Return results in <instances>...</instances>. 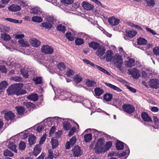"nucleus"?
Returning <instances> with one entry per match:
<instances>
[{
    "instance_id": "obj_1",
    "label": "nucleus",
    "mask_w": 159,
    "mask_h": 159,
    "mask_svg": "<svg viewBox=\"0 0 159 159\" xmlns=\"http://www.w3.org/2000/svg\"><path fill=\"white\" fill-rule=\"evenodd\" d=\"M103 139H99L97 142L94 149L96 153H99L105 151L103 145Z\"/></svg>"
},
{
    "instance_id": "obj_2",
    "label": "nucleus",
    "mask_w": 159,
    "mask_h": 159,
    "mask_svg": "<svg viewBox=\"0 0 159 159\" xmlns=\"http://www.w3.org/2000/svg\"><path fill=\"white\" fill-rule=\"evenodd\" d=\"M111 62H113L117 68H120L123 63L122 59L121 57L118 54H116Z\"/></svg>"
},
{
    "instance_id": "obj_3",
    "label": "nucleus",
    "mask_w": 159,
    "mask_h": 159,
    "mask_svg": "<svg viewBox=\"0 0 159 159\" xmlns=\"http://www.w3.org/2000/svg\"><path fill=\"white\" fill-rule=\"evenodd\" d=\"M41 51L45 54H51L54 51L52 47L47 45H43L41 48Z\"/></svg>"
},
{
    "instance_id": "obj_4",
    "label": "nucleus",
    "mask_w": 159,
    "mask_h": 159,
    "mask_svg": "<svg viewBox=\"0 0 159 159\" xmlns=\"http://www.w3.org/2000/svg\"><path fill=\"white\" fill-rule=\"evenodd\" d=\"M128 71L132 77L134 78L138 79L140 76V71L135 68L129 69Z\"/></svg>"
},
{
    "instance_id": "obj_5",
    "label": "nucleus",
    "mask_w": 159,
    "mask_h": 159,
    "mask_svg": "<svg viewBox=\"0 0 159 159\" xmlns=\"http://www.w3.org/2000/svg\"><path fill=\"white\" fill-rule=\"evenodd\" d=\"M72 151L74 157H79L83 154V152L81 149V148L77 145L74 146L72 149Z\"/></svg>"
},
{
    "instance_id": "obj_6",
    "label": "nucleus",
    "mask_w": 159,
    "mask_h": 159,
    "mask_svg": "<svg viewBox=\"0 0 159 159\" xmlns=\"http://www.w3.org/2000/svg\"><path fill=\"white\" fill-rule=\"evenodd\" d=\"M18 84H13L10 87L7 89V92L8 95H11L16 94L17 89L19 86Z\"/></svg>"
},
{
    "instance_id": "obj_7",
    "label": "nucleus",
    "mask_w": 159,
    "mask_h": 159,
    "mask_svg": "<svg viewBox=\"0 0 159 159\" xmlns=\"http://www.w3.org/2000/svg\"><path fill=\"white\" fill-rule=\"evenodd\" d=\"M122 108L124 111L129 114H131L134 112L135 110L134 107L132 105L129 104L123 105Z\"/></svg>"
},
{
    "instance_id": "obj_8",
    "label": "nucleus",
    "mask_w": 159,
    "mask_h": 159,
    "mask_svg": "<svg viewBox=\"0 0 159 159\" xmlns=\"http://www.w3.org/2000/svg\"><path fill=\"white\" fill-rule=\"evenodd\" d=\"M114 56L113 52L111 50H109L105 53L104 57L107 62H111Z\"/></svg>"
},
{
    "instance_id": "obj_9",
    "label": "nucleus",
    "mask_w": 159,
    "mask_h": 159,
    "mask_svg": "<svg viewBox=\"0 0 159 159\" xmlns=\"http://www.w3.org/2000/svg\"><path fill=\"white\" fill-rule=\"evenodd\" d=\"M81 5L84 9L87 10H91L94 8L93 5L90 4L86 1L83 2Z\"/></svg>"
},
{
    "instance_id": "obj_10",
    "label": "nucleus",
    "mask_w": 159,
    "mask_h": 159,
    "mask_svg": "<svg viewBox=\"0 0 159 159\" xmlns=\"http://www.w3.org/2000/svg\"><path fill=\"white\" fill-rule=\"evenodd\" d=\"M96 54L99 57H101L105 53V48L103 46L99 47L97 49Z\"/></svg>"
},
{
    "instance_id": "obj_11",
    "label": "nucleus",
    "mask_w": 159,
    "mask_h": 159,
    "mask_svg": "<svg viewBox=\"0 0 159 159\" xmlns=\"http://www.w3.org/2000/svg\"><path fill=\"white\" fill-rule=\"evenodd\" d=\"M108 22L110 24L112 25H117L120 22V20L112 16L108 19Z\"/></svg>"
},
{
    "instance_id": "obj_12",
    "label": "nucleus",
    "mask_w": 159,
    "mask_h": 159,
    "mask_svg": "<svg viewBox=\"0 0 159 159\" xmlns=\"http://www.w3.org/2000/svg\"><path fill=\"white\" fill-rule=\"evenodd\" d=\"M57 92L58 94H60L59 95V98L62 100H63L64 99V98L62 97L63 94H64L66 95H69V96L71 95V93H70L64 92L62 89H57Z\"/></svg>"
},
{
    "instance_id": "obj_13",
    "label": "nucleus",
    "mask_w": 159,
    "mask_h": 159,
    "mask_svg": "<svg viewBox=\"0 0 159 159\" xmlns=\"http://www.w3.org/2000/svg\"><path fill=\"white\" fill-rule=\"evenodd\" d=\"M15 116L14 113L11 111L6 112L4 115L5 119L7 120H12Z\"/></svg>"
},
{
    "instance_id": "obj_14",
    "label": "nucleus",
    "mask_w": 159,
    "mask_h": 159,
    "mask_svg": "<svg viewBox=\"0 0 159 159\" xmlns=\"http://www.w3.org/2000/svg\"><path fill=\"white\" fill-rule=\"evenodd\" d=\"M29 42L32 46L37 47L40 44V42L38 40L34 38L30 39Z\"/></svg>"
},
{
    "instance_id": "obj_15",
    "label": "nucleus",
    "mask_w": 159,
    "mask_h": 159,
    "mask_svg": "<svg viewBox=\"0 0 159 159\" xmlns=\"http://www.w3.org/2000/svg\"><path fill=\"white\" fill-rule=\"evenodd\" d=\"M23 86V84L22 83L19 84V86L17 88V90L16 93V95H20L25 94L26 92L25 90L22 89H21Z\"/></svg>"
},
{
    "instance_id": "obj_16",
    "label": "nucleus",
    "mask_w": 159,
    "mask_h": 159,
    "mask_svg": "<svg viewBox=\"0 0 159 159\" xmlns=\"http://www.w3.org/2000/svg\"><path fill=\"white\" fill-rule=\"evenodd\" d=\"M135 60L133 58H130L125 61V64L127 67H130L134 65Z\"/></svg>"
},
{
    "instance_id": "obj_17",
    "label": "nucleus",
    "mask_w": 159,
    "mask_h": 159,
    "mask_svg": "<svg viewBox=\"0 0 159 159\" xmlns=\"http://www.w3.org/2000/svg\"><path fill=\"white\" fill-rule=\"evenodd\" d=\"M158 81L156 79L150 80L149 82V85L152 88H157Z\"/></svg>"
},
{
    "instance_id": "obj_18",
    "label": "nucleus",
    "mask_w": 159,
    "mask_h": 159,
    "mask_svg": "<svg viewBox=\"0 0 159 159\" xmlns=\"http://www.w3.org/2000/svg\"><path fill=\"white\" fill-rule=\"evenodd\" d=\"M12 140L11 142H9V144L8 145V148L9 149L11 150L12 151H13L15 153L17 152V150L16 149V146L15 144L13 142V140L11 139L10 140V142Z\"/></svg>"
},
{
    "instance_id": "obj_19",
    "label": "nucleus",
    "mask_w": 159,
    "mask_h": 159,
    "mask_svg": "<svg viewBox=\"0 0 159 159\" xmlns=\"http://www.w3.org/2000/svg\"><path fill=\"white\" fill-rule=\"evenodd\" d=\"M8 9L11 11H16L20 10L21 8L19 5L12 4L8 7Z\"/></svg>"
},
{
    "instance_id": "obj_20",
    "label": "nucleus",
    "mask_w": 159,
    "mask_h": 159,
    "mask_svg": "<svg viewBox=\"0 0 159 159\" xmlns=\"http://www.w3.org/2000/svg\"><path fill=\"white\" fill-rule=\"evenodd\" d=\"M41 148L39 144L37 145L34 147L33 152L34 156L36 157L41 152Z\"/></svg>"
},
{
    "instance_id": "obj_21",
    "label": "nucleus",
    "mask_w": 159,
    "mask_h": 159,
    "mask_svg": "<svg viewBox=\"0 0 159 159\" xmlns=\"http://www.w3.org/2000/svg\"><path fill=\"white\" fill-rule=\"evenodd\" d=\"M105 84L107 86V87H110L111 89L118 92H121L122 91V90L120 89V88L116 86L113 85L111 84L105 83Z\"/></svg>"
},
{
    "instance_id": "obj_22",
    "label": "nucleus",
    "mask_w": 159,
    "mask_h": 159,
    "mask_svg": "<svg viewBox=\"0 0 159 159\" xmlns=\"http://www.w3.org/2000/svg\"><path fill=\"white\" fill-rule=\"evenodd\" d=\"M143 119L146 121H152V120L148 115L145 112H143L141 115Z\"/></svg>"
},
{
    "instance_id": "obj_23",
    "label": "nucleus",
    "mask_w": 159,
    "mask_h": 159,
    "mask_svg": "<svg viewBox=\"0 0 159 159\" xmlns=\"http://www.w3.org/2000/svg\"><path fill=\"white\" fill-rule=\"evenodd\" d=\"M86 85L89 87L96 86V83L94 81L90 80L89 79H86L85 81Z\"/></svg>"
},
{
    "instance_id": "obj_24",
    "label": "nucleus",
    "mask_w": 159,
    "mask_h": 159,
    "mask_svg": "<svg viewBox=\"0 0 159 159\" xmlns=\"http://www.w3.org/2000/svg\"><path fill=\"white\" fill-rule=\"evenodd\" d=\"M137 32L135 30H130L126 32V35L127 37L132 38L135 36Z\"/></svg>"
},
{
    "instance_id": "obj_25",
    "label": "nucleus",
    "mask_w": 159,
    "mask_h": 159,
    "mask_svg": "<svg viewBox=\"0 0 159 159\" xmlns=\"http://www.w3.org/2000/svg\"><path fill=\"white\" fill-rule=\"evenodd\" d=\"M27 98L33 101H36L38 98V96L36 94H32L27 97Z\"/></svg>"
},
{
    "instance_id": "obj_26",
    "label": "nucleus",
    "mask_w": 159,
    "mask_h": 159,
    "mask_svg": "<svg viewBox=\"0 0 159 159\" xmlns=\"http://www.w3.org/2000/svg\"><path fill=\"white\" fill-rule=\"evenodd\" d=\"M18 42L23 47H27L30 46L29 43L27 41H25L22 39H20L19 40Z\"/></svg>"
},
{
    "instance_id": "obj_27",
    "label": "nucleus",
    "mask_w": 159,
    "mask_h": 159,
    "mask_svg": "<svg viewBox=\"0 0 159 159\" xmlns=\"http://www.w3.org/2000/svg\"><path fill=\"white\" fill-rule=\"evenodd\" d=\"M41 12V9L38 7H35L31 9L30 13L34 14H39Z\"/></svg>"
},
{
    "instance_id": "obj_28",
    "label": "nucleus",
    "mask_w": 159,
    "mask_h": 159,
    "mask_svg": "<svg viewBox=\"0 0 159 159\" xmlns=\"http://www.w3.org/2000/svg\"><path fill=\"white\" fill-rule=\"evenodd\" d=\"M89 45L90 47L94 49H97L99 47L100 45L99 43L95 42H91Z\"/></svg>"
},
{
    "instance_id": "obj_29",
    "label": "nucleus",
    "mask_w": 159,
    "mask_h": 159,
    "mask_svg": "<svg viewBox=\"0 0 159 159\" xmlns=\"http://www.w3.org/2000/svg\"><path fill=\"white\" fill-rule=\"evenodd\" d=\"M35 137L33 134L30 135L28 138L29 145H31L35 143Z\"/></svg>"
},
{
    "instance_id": "obj_30",
    "label": "nucleus",
    "mask_w": 159,
    "mask_h": 159,
    "mask_svg": "<svg viewBox=\"0 0 159 159\" xmlns=\"http://www.w3.org/2000/svg\"><path fill=\"white\" fill-rule=\"evenodd\" d=\"M41 26L44 28L45 29H50L52 27L51 23L46 21L45 22L41 24Z\"/></svg>"
},
{
    "instance_id": "obj_31",
    "label": "nucleus",
    "mask_w": 159,
    "mask_h": 159,
    "mask_svg": "<svg viewBox=\"0 0 159 159\" xmlns=\"http://www.w3.org/2000/svg\"><path fill=\"white\" fill-rule=\"evenodd\" d=\"M15 38L17 39H21L24 38L25 35L21 32L18 31L14 35Z\"/></svg>"
},
{
    "instance_id": "obj_32",
    "label": "nucleus",
    "mask_w": 159,
    "mask_h": 159,
    "mask_svg": "<svg viewBox=\"0 0 159 159\" xmlns=\"http://www.w3.org/2000/svg\"><path fill=\"white\" fill-rule=\"evenodd\" d=\"M112 98V95L110 93H107L103 96V98L106 101H110Z\"/></svg>"
},
{
    "instance_id": "obj_33",
    "label": "nucleus",
    "mask_w": 159,
    "mask_h": 159,
    "mask_svg": "<svg viewBox=\"0 0 159 159\" xmlns=\"http://www.w3.org/2000/svg\"><path fill=\"white\" fill-rule=\"evenodd\" d=\"M51 144L52 148H56L58 145V140L54 138H52L51 141Z\"/></svg>"
},
{
    "instance_id": "obj_34",
    "label": "nucleus",
    "mask_w": 159,
    "mask_h": 159,
    "mask_svg": "<svg viewBox=\"0 0 159 159\" xmlns=\"http://www.w3.org/2000/svg\"><path fill=\"white\" fill-rule=\"evenodd\" d=\"M15 108L16 110L18 113L19 115L23 114L25 111L24 108L20 106H16Z\"/></svg>"
},
{
    "instance_id": "obj_35",
    "label": "nucleus",
    "mask_w": 159,
    "mask_h": 159,
    "mask_svg": "<svg viewBox=\"0 0 159 159\" xmlns=\"http://www.w3.org/2000/svg\"><path fill=\"white\" fill-rule=\"evenodd\" d=\"M3 155L5 157H12L14 154L10 150L6 149L3 152Z\"/></svg>"
},
{
    "instance_id": "obj_36",
    "label": "nucleus",
    "mask_w": 159,
    "mask_h": 159,
    "mask_svg": "<svg viewBox=\"0 0 159 159\" xmlns=\"http://www.w3.org/2000/svg\"><path fill=\"white\" fill-rule=\"evenodd\" d=\"M66 37L69 40L72 41L74 40L75 38V35L72 34L70 32H67L66 34Z\"/></svg>"
},
{
    "instance_id": "obj_37",
    "label": "nucleus",
    "mask_w": 159,
    "mask_h": 159,
    "mask_svg": "<svg viewBox=\"0 0 159 159\" xmlns=\"http://www.w3.org/2000/svg\"><path fill=\"white\" fill-rule=\"evenodd\" d=\"M137 43L139 44L144 45L147 44V42L145 39L140 38L137 39Z\"/></svg>"
},
{
    "instance_id": "obj_38",
    "label": "nucleus",
    "mask_w": 159,
    "mask_h": 159,
    "mask_svg": "<svg viewBox=\"0 0 159 159\" xmlns=\"http://www.w3.org/2000/svg\"><path fill=\"white\" fill-rule=\"evenodd\" d=\"M95 68H97L99 70L103 72L104 73H105L108 75H110V74L109 72L107 71V70H106L104 68L98 66V65H96V66H95Z\"/></svg>"
},
{
    "instance_id": "obj_39",
    "label": "nucleus",
    "mask_w": 159,
    "mask_h": 159,
    "mask_svg": "<svg viewBox=\"0 0 159 159\" xmlns=\"http://www.w3.org/2000/svg\"><path fill=\"white\" fill-rule=\"evenodd\" d=\"M63 128L65 130H68L71 129V125L70 123L65 121L63 123Z\"/></svg>"
},
{
    "instance_id": "obj_40",
    "label": "nucleus",
    "mask_w": 159,
    "mask_h": 159,
    "mask_svg": "<svg viewBox=\"0 0 159 159\" xmlns=\"http://www.w3.org/2000/svg\"><path fill=\"white\" fill-rule=\"evenodd\" d=\"M95 94L98 96H100L104 92L103 89L99 88H96L95 89Z\"/></svg>"
},
{
    "instance_id": "obj_41",
    "label": "nucleus",
    "mask_w": 159,
    "mask_h": 159,
    "mask_svg": "<svg viewBox=\"0 0 159 159\" xmlns=\"http://www.w3.org/2000/svg\"><path fill=\"white\" fill-rule=\"evenodd\" d=\"M116 147L117 149L118 150H122L124 147L123 143L120 141L117 142L116 145Z\"/></svg>"
},
{
    "instance_id": "obj_42",
    "label": "nucleus",
    "mask_w": 159,
    "mask_h": 159,
    "mask_svg": "<svg viewBox=\"0 0 159 159\" xmlns=\"http://www.w3.org/2000/svg\"><path fill=\"white\" fill-rule=\"evenodd\" d=\"M75 43L76 45H80L84 43V41L82 39L79 38H75Z\"/></svg>"
},
{
    "instance_id": "obj_43",
    "label": "nucleus",
    "mask_w": 159,
    "mask_h": 159,
    "mask_svg": "<svg viewBox=\"0 0 159 159\" xmlns=\"http://www.w3.org/2000/svg\"><path fill=\"white\" fill-rule=\"evenodd\" d=\"M84 141L86 142H89L91 141L92 139V135L90 133L85 134L84 136Z\"/></svg>"
},
{
    "instance_id": "obj_44",
    "label": "nucleus",
    "mask_w": 159,
    "mask_h": 159,
    "mask_svg": "<svg viewBox=\"0 0 159 159\" xmlns=\"http://www.w3.org/2000/svg\"><path fill=\"white\" fill-rule=\"evenodd\" d=\"M33 80L34 81L36 84H40L42 82V79L41 77H34L33 79Z\"/></svg>"
},
{
    "instance_id": "obj_45",
    "label": "nucleus",
    "mask_w": 159,
    "mask_h": 159,
    "mask_svg": "<svg viewBox=\"0 0 159 159\" xmlns=\"http://www.w3.org/2000/svg\"><path fill=\"white\" fill-rule=\"evenodd\" d=\"M153 121L155 123L154 127L155 129H158L159 128L158 118L157 116H153Z\"/></svg>"
},
{
    "instance_id": "obj_46",
    "label": "nucleus",
    "mask_w": 159,
    "mask_h": 159,
    "mask_svg": "<svg viewBox=\"0 0 159 159\" xmlns=\"http://www.w3.org/2000/svg\"><path fill=\"white\" fill-rule=\"evenodd\" d=\"M7 83L4 81L0 83V92L2 89H5L7 86Z\"/></svg>"
},
{
    "instance_id": "obj_47",
    "label": "nucleus",
    "mask_w": 159,
    "mask_h": 159,
    "mask_svg": "<svg viewBox=\"0 0 159 159\" xmlns=\"http://www.w3.org/2000/svg\"><path fill=\"white\" fill-rule=\"evenodd\" d=\"M57 68L59 70L62 71L65 70L66 69V66L63 63L60 62L58 64Z\"/></svg>"
},
{
    "instance_id": "obj_48",
    "label": "nucleus",
    "mask_w": 159,
    "mask_h": 159,
    "mask_svg": "<svg viewBox=\"0 0 159 159\" xmlns=\"http://www.w3.org/2000/svg\"><path fill=\"white\" fill-rule=\"evenodd\" d=\"M32 20L34 22H41L42 21V18L39 16H34L32 18Z\"/></svg>"
},
{
    "instance_id": "obj_49",
    "label": "nucleus",
    "mask_w": 159,
    "mask_h": 159,
    "mask_svg": "<svg viewBox=\"0 0 159 159\" xmlns=\"http://www.w3.org/2000/svg\"><path fill=\"white\" fill-rule=\"evenodd\" d=\"M1 37L2 39L6 41L9 40L11 39V37L9 35L5 33L2 34Z\"/></svg>"
},
{
    "instance_id": "obj_50",
    "label": "nucleus",
    "mask_w": 159,
    "mask_h": 159,
    "mask_svg": "<svg viewBox=\"0 0 159 159\" xmlns=\"http://www.w3.org/2000/svg\"><path fill=\"white\" fill-rule=\"evenodd\" d=\"M59 155L58 154L57 155H55L54 156L53 151L52 150H49L48 151V157H49L50 159H52L54 157L56 158Z\"/></svg>"
},
{
    "instance_id": "obj_51",
    "label": "nucleus",
    "mask_w": 159,
    "mask_h": 159,
    "mask_svg": "<svg viewBox=\"0 0 159 159\" xmlns=\"http://www.w3.org/2000/svg\"><path fill=\"white\" fill-rule=\"evenodd\" d=\"M74 80L76 83H79L82 80V78L79 75H75L74 77Z\"/></svg>"
},
{
    "instance_id": "obj_52",
    "label": "nucleus",
    "mask_w": 159,
    "mask_h": 159,
    "mask_svg": "<svg viewBox=\"0 0 159 159\" xmlns=\"http://www.w3.org/2000/svg\"><path fill=\"white\" fill-rule=\"evenodd\" d=\"M57 29L59 31L62 32L63 33H64L65 31V27L61 24H59L57 27Z\"/></svg>"
},
{
    "instance_id": "obj_53",
    "label": "nucleus",
    "mask_w": 159,
    "mask_h": 159,
    "mask_svg": "<svg viewBox=\"0 0 159 159\" xmlns=\"http://www.w3.org/2000/svg\"><path fill=\"white\" fill-rule=\"evenodd\" d=\"M112 144L111 142L109 141L107 142L105 145V151H107L108 150L111 148V147L112 146Z\"/></svg>"
},
{
    "instance_id": "obj_54",
    "label": "nucleus",
    "mask_w": 159,
    "mask_h": 159,
    "mask_svg": "<svg viewBox=\"0 0 159 159\" xmlns=\"http://www.w3.org/2000/svg\"><path fill=\"white\" fill-rule=\"evenodd\" d=\"M5 20L11 22H13L15 23H21L22 22L21 21H20V22L19 20L15 19H12L9 18H7L5 19Z\"/></svg>"
},
{
    "instance_id": "obj_55",
    "label": "nucleus",
    "mask_w": 159,
    "mask_h": 159,
    "mask_svg": "<svg viewBox=\"0 0 159 159\" xmlns=\"http://www.w3.org/2000/svg\"><path fill=\"white\" fill-rule=\"evenodd\" d=\"M129 150L128 148H127V149L125 151H123V152L119 154V156L121 157H124L129 155Z\"/></svg>"
},
{
    "instance_id": "obj_56",
    "label": "nucleus",
    "mask_w": 159,
    "mask_h": 159,
    "mask_svg": "<svg viewBox=\"0 0 159 159\" xmlns=\"http://www.w3.org/2000/svg\"><path fill=\"white\" fill-rule=\"evenodd\" d=\"M62 3L65 5H69L73 2V0H61Z\"/></svg>"
},
{
    "instance_id": "obj_57",
    "label": "nucleus",
    "mask_w": 159,
    "mask_h": 159,
    "mask_svg": "<svg viewBox=\"0 0 159 159\" xmlns=\"http://www.w3.org/2000/svg\"><path fill=\"white\" fill-rule=\"evenodd\" d=\"M25 147V143L23 142H21L19 144V148L20 150H24Z\"/></svg>"
},
{
    "instance_id": "obj_58",
    "label": "nucleus",
    "mask_w": 159,
    "mask_h": 159,
    "mask_svg": "<svg viewBox=\"0 0 159 159\" xmlns=\"http://www.w3.org/2000/svg\"><path fill=\"white\" fill-rule=\"evenodd\" d=\"M147 5L151 7L155 4V1L154 0H145Z\"/></svg>"
},
{
    "instance_id": "obj_59",
    "label": "nucleus",
    "mask_w": 159,
    "mask_h": 159,
    "mask_svg": "<svg viewBox=\"0 0 159 159\" xmlns=\"http://www.w3.org/2000/svg\"><path fill=\"white\" fill-rule=\"evenodd\" d=\"M47 21L52 23H53L55 21L54 18L52 16H49L47 18H46Z\"/></svg>"
},
{
    "instance_id": "obj_60",
    "label": "nucleus",
    "mask_w": 159,
    "mask_h": 159,
    "mask_svg": "<svg viewBox=\"0 0 159 159\" xmlns=\"http://www.w3.org/2000/svg\"><path fill=\"white\" fill-rule=\"evenodd\" d=\"M76 140L77 139L75 136L73 137L72 138L70 139V144L71 145V146L73 145L76 143Z\"/></svg>"
},
{
    "instance_id": "obj_61",
    "label": "nucleus",
    "mask_w": 159,
    "mask_h": 159,
    "mask_svg": "<svg viewBox=\"0 0 159 159\" xmlns=\"http://www.w3.org/2000/svg\"><path fill=\"white\" fill-rule=\"evenodd\" d=\"M74 73V72L73 70L69 69L67 71L66 75L67 76L70 77L73 75Z\"/></svg>"
},
{
    "instance_id": "obj_62",
    "label": "nucleus",
    "mask_w": 159,
    "mask_h": 159,
    "mask_svg": "<svg viewBox=\"0 0 159 159\" xmlns=\"http://www.w3.org/2000/svg\"><path fill=\"white\" fill-rule=\"evenodd\" d=\"M83 61L85 63L87 64H89L90 66H93L95 68V66H96V65L94 64L93 63H91L90 61L87 60L86 59H84L83 60Z\"/></svg>"
},
{
    "instance_id": "obj_63",
    "label": "nucleus",
    "mask_w": 159,
    "mask_h": 159,
    "mask_svg": "<svg viewBox=\"0 0 159 159\" xmlns=\"http://www.w3.org/2000/svg\"><path fill=\"white\" fill-rule=\"evenodd\" d=\"M75 132L76 128L75 127H72L68 134L69 136L70 137L72 136Z\"/></svg>"
},
{
    "instance_id": "obj_64",
    "label": "nucleus",
    "mask_w": 159,
    "mask_h": 159,
    "mask_svg": "<svg viewBox=\"0 0 159 159\" xmlns=\"http://www.w3.org/2000/svg\"><path fill=\"white\" fill-rule=\"evenodd\" d=\"M145 29L148 32L151 33L153 35H155L156 34V33L154 30L150 28H149L148 27H146L145 28Z\"/></svg>"
}]
</instances>
